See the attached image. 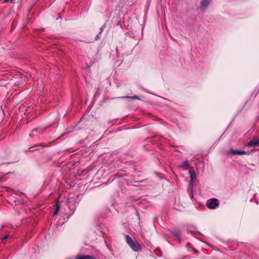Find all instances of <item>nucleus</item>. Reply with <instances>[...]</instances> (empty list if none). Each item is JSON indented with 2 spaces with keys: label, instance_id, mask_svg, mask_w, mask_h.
Instances as JSON below:
<instances>
[{
  "label": "nucleus",
  "instance_id": "nucleus-11",
  "mask_svg": "<svg viewBox=\"0 0 259 259\" xmlns=\"http://www.w3.org/2000/svg\"><path fill=\"white\" fill-rule=\"evenodd\" d=\"M122 98H133V99H138V97L136 95H135L133 97H122Z\"/></svg>",
  "mask_w": 259,
  "mask_h": 259
},
{
  "label": "nucleus",
  "instance_id": "nucleus-14",
  "mask_svg": "<svg viewBox=\"0 0 259 259\" xmlns=\"http://www.w3.org/2000/svg\"><path fill=\"white\" fill-rule=\"evenodd\" d=\"M37 131H39V132H41V130H40V129L39 128H36V129H34L32 131V133H33L34 132H36Z\"/></svg>",
  "mask_w": 259,
  "mask_h": 259
},
{
  "label": "nucleus",
  "instance_id": "nucleus-2",
  "mask_svg": "<svg viewBox=\"0 0 259 259\" xmlns=\"http://www.w3.org/2000/svg\"><path fill=\"white\" fill-rule=\"evenodd\" d=\"M207 206L210 209H215L219 205V200L216 198L209 199L206 203Z\"/></svg>",
  "mask_w": 259,
  "mask_h": 259
},
{
  "label": "nucleus",
  "instance_id": "nucleus-7",
  "mask_svg": "<svg viewBox=\"0 0 259 259\" xmlns=\"http://www.w3.org/2000/svg\"><path fill=\"white\" fill-rule=\"evenodd\" d=\"M60 209V205L59 202H57L55 205V211L54 212V215H57L59 212Z\"/></svg>",
  "mask_w": 259,
  "mask_h": 259
},
{
  "label": "nucleus",
  "instance_id": "nucleus-17",
  "mask_svg": "<svg viewBox=\"0 0 259 259\" xmlns=\"http://www.w3.org/2000/svg\"><path fill=\"white\" fill-rule=\"evenodd\" d=\"M102 30H103V27H101V28H100V32H99V33H100V34L102 33Z\"/></svg>",
  "mask_w": 259,
  "mask_h": 259
},
{
  "label": "nucleus",
  "instance_id": "nucleus-8",
  "mask_svg": "<svg viewBox=\"0 0 259 259\" xmlns=\"http://www.w3.org/2000/svg\"><path fill=\"white\" fill-rule=\"evenodd\" d=\"M172 235L175 236L177 239L179 241V242L181 241V233L179 231H176L172 232Z\"/></svg>",
  "mask_w": 259,
  "mask_h": 259
},
{
  "label": "nucleus",
  "instance_id": "nucleus-18",
  "mask_svg": "<svg viewBox=\"0 0 259 259\" xmlns=\"http://www.w3.org/2000/svg\"><path fill=\"white\" fill-rule=\"evenodd\" d=\"M193 192H192V194H191V198H193Z\"/></svg>",
  "mask_w": 259,
  "mask_h": 259
},
{
  "label": "nucleus",
  "instance_id": "nucleus-1",
  "mask_svg": "<svg viewBox=\"0 0 259 259\" xmlns=\"http://www.w3.org/2000/svg\"><path fill=\"white\" fill-rule=\"evenodd\" d=\"M125 238L126 242L133 251L139 252L141 250L140 245L137 241H134L130 236L125 235Z\"/></svg>",
  "mask_w": 259,
  "mask_h": 259
},
{
  "label": "nucleus",
  "instance_id": "nucleus-6",
  "mask_svg": "<svg viewBox=\"0 0 259 259\" xmlns=\"http://www.w3.org/2000/svg\"><path fill=\"white\" fill-rule=\"evenodd\" d=\"M76 259H96V257L93 255H78L75 257Z\"/></svg>",
  "mask_w": 259,
  "mask_h": 259
},
{
  "label": "nucleus",
  "instance_id": "nucleus-9",
  "mask_svg": "<svg viewBox=\"0 0 259 259\" xmlns=\"http://www.w3.org/2000/svg\"><path fill=\"white\" fill-rule=\"evenodd\" d=\"M180 167L184 169H187L189 168V164L188 160H185L184 161Z\"/></svg>",
  "mask_w": 259,
  "mask_h": 259
},
{
  "label": "nucleus",
  "instance_id": "nucleus-10",
  "mask_svg": "<svg viewBox=\"0 0 259 259\" xmlns=\"http://www.w3.org/2000/svg\"><path fill=\"white\" fill-rule=\"evenodd\" d=\"M189 174L190 175V178H191L190 185H191V184L193 182L194 179H195L196 176H195V174L193 169L190 170Z\"/></svg>",
  "mask_w": 259,
  "mask_h": 259
},
{
  "label": "nucleus",
  "instance_id": "nucleus-15",
  "mask_svg": "<svg viewBox=\"0 0 259 259\" xmlns=\"http://www.w3.org/2000/svg\"><path fill=\"white\" fill-rule=\"evenodd\" d=\"M35 149L33 147H31L29 148V151L30 152L34 151Z\"/></svg>",
  "mask_w": 259,
  "mask_h": 259
},
{
  "label": "nucleus",
  "instance_id": "nucleus-13",
  "mask_svg": "<svg viewBox=\"0 0 259 259\" xmlns=\"http://www.w3.org/2000/svg\"><path fill=\"white\" fill-rule=\"evenodd\" d=\"M9 237V235H7L6 236H5L3 238H2V240L3 241H4V240H6L8 239V238Z\"/></svg>",
  "mask_w": 259,
  "mask_h": 259
},
{
  "label": "nucleus",
  "instance_id": "nucleus-12",
  "mask_svg": "<svg viewBox=\"0 0 259 259\" xmlns=\"http://www.w3.org/2000/svg\"><path fill=\"white\" fill-rule=\"evenodd\" d=\"M9 1H10L12 3H15V0H4V3H7Z\"/></svg>",
  "mask_w": 259,
  "mask_h": 259
},
{
  "label": "nucleus",
  "instance_id": "nucleus-16",
  "mask_svg": "<svg viewBox=\"0 0 259 259\" xmlns=\"http://www.w3.org/2000/svg\"><path fill=\"white\" fill-rule=\"evenodd\" d=\"M99 38H100L99 35V34H97V35H96V36L95 39H96V40H97V39H98Z\"/></svg>",
  "mask_w": 259,
  "mask_h": 259
},
{
  "label": "nucleus",
  "instance_id": "nucleus-5",
  "mask_svg": "<svg viewBox=\"0 0 259 259\" xmlns=\"http://www.w3.org/2000/svg\"><path fill=\"white\" fill-rule=\"evenodd\" d=\"M210 2V0H202L200 3V9L203 11L205 10L209 5Z\"/></svg>",
  "mask_w": 259,
  "mask_h": 259
},
{
  "label": "nucleus",
  "instance_id": "nucleus-3",
  "mask_svg": "<svg viewBox=\"0 0 259 259\" xmlns=\"http://www.w3.org/2000/svg\"><path fill=\"white\" fill-rule=\"evenodd\" d=\"M248 147H257L259 146V138L255 137L251 140L248 143Z\"/></svg>",
  "mask_w": 259,
  "mask_h": 259
},
{
  "label": "nucleus",
  "instance_id": "nucleus-4",
  "mask_svg": "<svg viewBox=\"0 0 259 259\" xmlns=\"http://www.w3.org/2000/svg\"><path fill=\"white\" fill-rule=\"evenodd\" d=\"M229 153H230L232 155H241L246 154L247 153V152H246L245 151H243V150H239L237 149H231L229 152Z\"/></svg>",
  "mask_w": 259,
  "mask_h": 259
}]
</instances>
